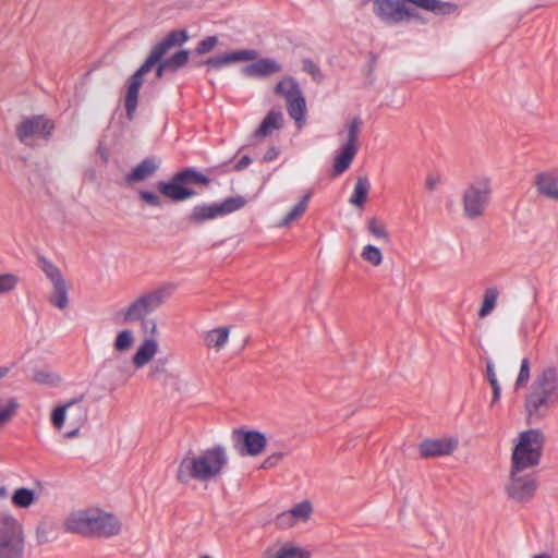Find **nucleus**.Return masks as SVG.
I'll return each instance as SVG.
<instances>
[{
  "mask_svg": "<svg viewBox=\"0 0 558 558\" xmlns=\"http://www.w3.org/2000/svg\"><path fill=\"white\" fill-rule=\"evenodd\" d=\"M141 324V329L144 333L150 335V338H154L158 335V326L157 322L153 318L145 317L138 320Z\"/></svg>",
  "mask_w": 558,
  "mask_h": 558,
  "instance_id": "obj_47",
  "label": "nucleus"
},
{
  "mask_svg": "<svg viewBox=\"0 0 558 558\" xmlns=\"http://www.w3.org/2000/svg\"><path fill=\"white\" fill-rule=\"evenodd\" d=\"M92 524L89 537H111L118 535L121 531L119 519L114 514L98 508H96Z\"/></svg>",
  "mask_w": 558,
  "mask_h": 558,
  "instance_id": "obj_18",
  "label": "nucleus"
},
{
  "mask_svg": "<svg viewBox=\"0 0 558 558\" xmlns=\"http://www.w3.org/2000/svg\"><path fill=\"white\" fill-rule=\"evenodd\" d=\"M39 267L52 284L49 302L59 310L66 308L69 305V287L61 270L46 258H40Z\"/></svg>",
  "mask_w": 558,
  "mask_h": 558,
  "instance_id": "obj_13",
  "label": "nucleus"
},
{
  "mask_svg": "<svg viewBox=\"0 0 558 558\" xmlns=\"http://www.w3.org/2000/svg\"><path fill=\"white\" fill-rule=\"evenodd\" d=\"M251 163V158L248 156H243L234 166V169L240 171L245 169Z\"/></svg>",
  "mask_w": 558,
  "mask_h": 558,
  "instance_id": "obj_54",
  "label": "nucleus"
},
{
  "mask_svg": "<svg viewBox=\"0 0 558 558\" xmlns=\"http://www.w3.org/2000/svg\"><path fill=\"white\" fill-rule=\"evenodd\" d=\"M82 413H83L84 421H85L86 420V410H82Z\"/></svg>",
  "mask_w": 558,
  "mask_h": 558,
  "instance_id": "obj_63",
  "label": "nucleus"
},
{
  "mask_svg": "<svg viewBox=\"0 0 558 558\" xmlns=\"http://www.w3.org/2000/svg\"><path fill=\"white\" fill-rule=\"evenodd\" d=\"M488 381H489V385L493 390L500 388V385H499L497 378H490V379H488Z\"/></svg>",
  "mask_w": 558,
  "mask_h": 558,
  "instance_id": "obj_61",
  "label": "nucleus"
},
{
  "mask_svg": "<svg viewBox=\"0 0 558 558\" xmlns=\"http://www.w3.org/2000/svg\"><path fill=\"white\" fill-rule=\"evenodd\" d=\"M539 317H535V318H529V319H525L521 323V326H520V335L524 338H527L531 333H534L537 331L538 327H539Z\"/></svg>",
  "mask_w": 558,
  "mask_h": 558,
  "instance_id": "obj_43",
  "label": "nucleus"
},
{
  "mask_svg": "<svg viewBox=\"0 0 558 558\" xmlns=\"http://www.w3.org/2000/svg\"><path fill=\"white\" fill-rule=\"evenodd\" d=\"M279 155V151L277 148L275 147H270L266 154L264 155V160L265 161H272L274 159H276Z\"/></svg>",
  "mask_w": 558,
  "mask_h": 558,
  "instance_id": "obj_55",
  "label": "nucleus"
},
{
  "mask_svg": "<svg viewBox=\"0 0 558 558\" xmlns=\"http://www.w3.org/2000/svg\"><path fill=\"white\" fill-rule=\"evenodd\" d=\"M190 52L187 50L177 51L173 56L168 59H165L169 71L175 72L180 68H183L189 61Z\"/></svg>",
  "mask_w": 558,
  "mask_h": 558,
  "instance_id": "obj_39",
  "label": "nucleus"
},
{
  "mask_svg": "<svg viewBox=\"0 0 558 558\" xmlns=\"http://www.w3.org/2000/svg\"><path fill=\"white\" fill-rule=\"evenodd\" d=\"M54 125L52 121L44 116L24 118L15 128L19 141L27 146H33L36 138L47 141L52 133Z\"/></svg>",
  "mask_w": 558,
  "mask_h": 558,
  "instance_id": "obj_11",
  "label": "nucleus"
},
{
  "mask_svg": "<svg viewBox=\"0 0 558 558\" xmlns=\"http://www.w3.org/2000/svg\"><path fill=\"white\" fill-rule=\"evenodd\" d=\"M245 205L246 199L243 196L228 197L220 203H203L194 206L186 219L191 225L199 226L206 221L238 211Z\"/></svg>",
  "mask_w": 558,
  "mask_h": 558,
  "instance_id": "obj_7",
  "label": "nucleus"
},
{
  "mask_svg": "<svg viewBox=\"0 0 558 558\" xmlns=\"http://www.w3.org/2000/svg\"><path fill=\"white\" fill-rule=\"evenodd\" d=\"M218 44L217 36H208L201 40L195 49L197 54H206L210 52Z\"/></svg>",
  "mask_w": 558,
  "mask_h": 558,
  "instance_id": "obj_45",
  "label": "nucleus"
},
{
  "mask_svg": "<svg viewBox=\"0 0 558 558\" xmlns=\"http://www.w3.org/2000/svg\"><path fill=\"white\" fill-rule=\"evenodd\" d=\"M74 404V401H69L63 405L56 408L51 414V421L56 428H62L65 421L66 410Z\"/></svg>",
  "mask_w": 558,
  "mask_h": 558,
  "instance_id": "obj_42",
  "label": "nucleus"
},
{
  "mask_svg": "<svg viewBox=\"0 0 558 558\" xmlns=\"http://www.w3.org/2000/svg\"><path fill=\"white\" fill-rule=\"evenodd\" d=\"M282 71V65L271 58H263L242 68L247 77H268Z\"/></svg>",
  "mask_w": 558,
  "mask_h": 558,
  "instance_id": "obj_22",
  "label": "nucleus"
},
{
  "mask_svg": "<svg viewBox=\"0 0 558 558\" xmlns=\"http://www.w3.org/2000/svg\"><path fill=\"white\" fill-rule=\"evenodd\" d=\"M277 527L287 530L295 525V522L292 519V515L289 511H284L277 515L275 521Z\"/></svg>",
  "mask_w": 558,
  "mask_h": 558,
  "instance_id": "obj_48",
  "label": "nucleus"
},
{
  "mask_svg": "<svg viewBox=\"0 0 558 558\" xmlns=\"http://www.w3.org/2000/svg\"><path fill=\"white\" fill-rule=\"evenodd\" d=\"M283 116L279 111H269L262 121L259 128L255 131L256 137H266L270 135L275 130H279L282 126Z\"/></svg>",
  "mask_w": 558,
  "mask_h": 558,
  "instance_id": "obj_30",
  "label": "nucleus"
},
{
  "mask_svg": "<svg viewBox=\"0 0 558 558\" xmlns=\"http://www.w3.org/2000/svg\"><path fill=\"white\" fill-rule=\"evenodd\" d=\"M37 499L38 495L26 487L15 489L11 497L12 504L23 509L29 508Z\"/></svg>",
  "mask_w": 558,
  "mask_h": 558,
  "instance_id": "obj_33",
  "label": "nucleus"
},
{
  "mask_svg": "<svg viewBox=\"0 0 558 558\" xmlns=\"http://www.w3.org/2000/svg\"><path fill=\"white\" fill-rule=\"evenodd\" d=\"M501 395V388L494 389L493 390V399H492V407L499 400Z\"/></svg>",
  "mask_w": 558,
  "mask_h": 558,
  "instance_id": "obj_58",
  "label": "nucleus"
},
{
  "mask_svg": "<svg viewBox=\"0 0 558 558\" xmlns=\"http://www.w3.org/2000/svg\"><path fill=\"white\" fill-rule=\"evenodd\" d=\"M258 58V52L253 49H242L231 52H225L215 57H210L201 64L206 65L209 70H220L223 66L235 62H247Z\"/></svg>",
  "mask_w": 558,
  "mask_h": 558,
  "instance_id": "obj_19",
  "label": "nucleus"
},
{
  "mask_svg": "<svg viewBox=\"0 0 558 558\" xmlns=\"http://www.w3.org/2000/svg\"><path fill=\"white\" fill-rule=\"evenodd\" d=\"M170 380L173 390H175L178 393H182L186 390L187 384L184 380H182L179 376L171 375Z\"/></svg>",
  "mask_w": 558,
  "mask_h": 558,
  "instance_id": "obj_51",
  "label": "nucleus"
},
{
  "mask_svg": "<svg viewBox=\"0 0 558 558\" xmlns=\"http://www.w3.org/2000/svg\"><path fill=\"white\" fill-rule=\"evenodd\" d=\"M260 558H311V551L294 542L276 539L262 551Z\"/></svg>",
  "mask_w": 558,
  "mask_h": 558,
  "instance_id": "obj_17",
  "label": "nucleus"
},
{
  "mask_svg": "<svg viewBox=\"0 0 558 558\" xmlns=\"http://www.w3.org/2000/svg\"><path fill=\"white\" fill-rule=\"evenodd\" d=\"M177 180L181 181L183 184H208L209 179L201 172H197L193 169H186L175 173Z\"/></svg>",
  "mask_w": 558,
  "mask_h": 558,
  "instance_id": "obj_36",
  "label": "nucleus"
},
{
  "mask_svg": "<svg viewBox=\"0 0 558 558\" xmlns=\"http://www.w3.org/2000/svg\"><path fill=\"white\" fill-rule=\"evenodd\" d=\"M78 430H80V428H78V427H76L75 429H73V430H71V432H69V433H66L64 436H65L66 438H73V437H75V436L78 434Z\"/></svg>",
  "mask_w": 558,
  "mask_h": 558,
  "instance_id": "obj_62",
  "label": "nucleus"
},
{
  "mask_svg": "<svg viewBox=\"0 0 558 558\" xmlns=\"http://www.w3.org/2000/svg\"><path fill=\"white\" fill-rule=\"evenodd\" d=\"M558 408V368L547 365L539 368L524 398L529 424H537Z\"/></svg>",
  "mask_w": 558,
  "mask_h": 558,
  "instance_id": "obj_2",
  "label": "nucleus"
},
{
  "mask_svg": "<svg viewBox=\"0 0 558 558\" xmlns=\"http://www.w3.org/2000/svg\"><path fill=\"white\" fill-rule=\"evenodd\" d=\"M409 3L414 4L417 8L430 11L436 14H451L456 10V5L449 2H442L439 0H405Z\"/></svg>",
  "mask_w": 558,
  "mask_h": 558,
  "instance_id": "obj_31",
  "label": "nucleus"
},
{
  "mask_svg": "<svg viewBox=\"0 0 558 558\" xmlns=\"http://www.w3.org/2000/svg\"><path fill=\"white\" fill-rule=\"evenodd\" d=\"M157 189L160 194L174 202L184 201L195 195L193 190L185 187L181 181L177 180L175 174L168 182L159 181Z\"/></svg>",
  "mask_w": 558,
  "mask_h": 558,
  "instance_id": "obj_23",
  "label": "nucleus"
},
{
  "mask_svg": "<svg viewBox=\"0 0 558 558\" xmlns=\"http://www.w3.org/2000/svg\"><path fill=\"white\" fill-rule=\"evenodd\" d=\"M459 440L456 437L426 439L418 446L422 458H435L451 454L458 447Z\"/></svg>",
  "mask_w": 558,
  "mask_h": 558,
  "instance_id": "obj_20",
  "label": "nucleus"
},
{
  "mask_svg": "<svg viewBox=\"0 0 558 558\" xmlns=\"http://www.w3.org/2000/svg\"><path fill=\"white\" fill-rule=\"evenodd\" d=\"M189 39L184 29L170 32L160 43L153 47L149 56L138 70L129 78L124 98L128 118L134 117L137 108L138 92L143 84V76L151 71L155 64L173 47L183 45Z\"/></svg>",
  "mask_w": 558,
  "mask_h": 558,
  "instance_id": "obj_3",
  "label": "nucleus"
},
{
  "mask_svg": "<svg viewBox=\"0 0 558 558\" xmlns=\"http://www.w3.org/2000/svg\"><path fill=\"white\" fill-rule=\"evenodd\" d=\"M134 343V331L131 329H122L117 332L112 343V348L118 353H125L132 349Z\"/></svg>",
  "mask_w": 558,
  "mask_h": 558,
  "instance_id": "obj_32",
  "label": "nucleus"
},
{
  "mask_svg": "<svg viewBox=\"0 0 558 558\" xmlns=\"http://www.w3.org/2000/svg\"><path fill=\"white\" fill-rule=\"evenodd\" d=\"M499 296V290L496 287H489L484 291L483 302L478 311L481 318L487 317L496 307Z\"/></svg>",
  "mask_w": 558,
  "mask_h": 558,
  "instance_id": "obj_34",
  "label": "nucleus"
},
{
  "mask_svg": "<svg viewBox=\"0 0 558 558\" xmlns=\"http://www.w3.org/2000/svg\"><path fill=\"white\" fill-rule=\"evenodd\" d=\"M157 63H158V65H157V69H156V76L158 78H161L162 75L165 74V72L169 71V68L167 66L165 60H162V59L160 61H158Z\"/></svg>",
  "mask_w": 558,
  "mask_h": 558,
  "instance_id": "obj_53",
  "label": "nucleus"
},
{
  "mask_svg": "<svg viewBox=\"0 0 558 558\" xmlns=\"http://www.w3.org/2000/svg\"><path fill=\"white\" fill-rule=\"evenodd\" d=\"M441 183V175L436 172H430L426 175L424 186L427 191L434 192Z\"/></svg>",
  "mask_w": 558,
  "mask_h": 558,
  "instance_id": "obj_50",
  "label": "nucleus"
},
{
  "mask_svg": "<svg viewBox=\"0 0 558 558\" xmlns=\"http://www.w3.org/2000/svg\"><path fill=\"white\" fill-rule=\"evenodd\" d=\"M486 377L487 380L490 378H497L494 369V364L490 361H488L486 365Z\"/></svg>",
  "mask_w": 558,
  "mask_h": 558,
  "instance_id": "obj_56",
  "label": "nucleus"
},
{
  "mask_svg": "<svg viewBox=\"0 0 558 558\" xmlns=\"http://www.w3.org/2000/svg\"><path fill=\"white\" fill-rule=\"evenodd\" d=\"M159 165L155 159L147 158L138 163L130 173L124 177L128 184L142 182L150 178L158 169Z\"/></svg>",
  "mask_w": 558,
  "mask_h": 558,
  "instance_id": "obj_25",
  "label": "nucleus"
},
{
  "mask_svg": "<svg viewBox=\"0 0 558 558\" xmlns=\"http://www.w3.org/2000/svg\"><path fill=\"white\" fill-rule=\"evenodd\" d=\"M531 558H557L554 554L548 551H539L534 555H532Z\"/></svg>",
  "mask_w": 558,
  "mask_h": 558,
  "instance_id": "obj_57",
  "label": "nucleus"
},
{
  "mask_svg": "<svg viewBox=\"0 0 558 558\" xmlns=\"http://www.w3.org/2000/svg\"><path fill=\"white\" fill-rule=\"evenodd\" d=\"M19 281V277L12 272H0V296L12 293Z\"/></svg>",
  "mask_w": 558,
  "mask_h": 558,
  "instance_id": "obj_38",
  "label": "nucleus"
},
{
  "mask_svg": "<svg viewBox=\"0 0 558 558\" xmlns=\"http://www.w3.org/2000/svg\"><path fill=\"white\" fill-rule=\"evenodd\" d=\"M230 336L229 327H217L204 333V344L208 349L220 352L228 343Z\"/></svg>",
  "mask_w": 558,
  "mask_h": 558,
  "instance_id": "obj_27",
  "label": "nucleus"
},
{
  "mask_svg": "<svg viewBox=\"0 0 558 558\" xmlns=\"http://www.w3.org/2000/svg\"><path fill=\"white\" fill-rule=\"evenodd\" d=\"M96 508H83L71 511L63 521V530L71 534L89 537Z\"/></svg>",
  "mask_w": 558,
  "mask_h": 558,
  "instance_id": "obj_16",
  "label": "nucleus"
},
{
  "mask_svg": "<svg viewBox=\"0 0 558 558\" xmlns=\"http://www.w3.org/2000/svg\"><path fill=\"white\" fill-rule=\"evenodd\" d=\"M275 93L286 99L289 116L301 129L305 122L306 101L298 82L293 77H284L275 86Z\"/></svg>",
  "mask_w": 558,
  "mask_h": 558,
  "instance_id": "obj_8",
  "label": "nucleus"
},
{
  "mask_svg": "<svg viewBox=\"0 0 558 558\" xmlns=\"http://www.w3.org/2000/svg\"><path fill=\"white\" fill-rule=\"evenodd\" d=\"M8 371L7 367H0V378L4 377ZM19 408L20 403L16 398L0 396V428L12 421Z\"/></svg>",
  "mask_w": 558,
  "mask_h": 558,
  "instance_id": "obj_26",
  "label": "nucleus"
},
{
  "mask_svg": "<svg viewBox=\"0 0 558 558\" xmlns=\"http://www.w3.org/2000/svg\"><path fill=\"white\" fill-rule=\"evenodd\" d=\"M537 194L558 203V170H548L535 175Z\"/></svg>",
  "mask_w": 558,
  "mask_h": 558,
  "instance_id": "obj_21",
  "label": "nucleus"
},
{
  "mask_svg": "<svg viewBox=\"0 0 558 558\" xmlns=\"http://www.w3.org/2000/svg\"><path fill=\"white\" fill-rule=\"evenodd\" d=\"M525 470H517L511 466L510 477L506 485L507 496L520 504L529 502L535 495L537 482L530 473H524Z\"/></svg>",
  "mask_w": 558,
  "mask_h": 558,
  "instance_id": "obj_12",
  "label": "nucleus"
},
{
  "mask_svg": "<svg viewBox=\"0 0 558 558\" xmlns=\"http://www.w3.org/2000/svg\"><path fill=\"white\" fill-rule=\"evenodd\" d=\"M158 352V342L155 338H145L132 356L135 368H143Z\"/></svg>",
  "mask_w": 558,
  "mask_h": 558,
  "instance_id": "obj_24",
  "label": "nucleus"
},
{
  "mask_svg": "<svg viewBox=\"0 0 558 558\" xmlns=\"http://www.w3.org/2000/svg\"><path fill=\"white\" fill-rule=\"evenodd\" d=\"M365 229L377 241L387 243L390 240L387 223L378 216L368 217L365 221Z\"/></svg>",
  "mask_w": 558,
  "mask_h": 558,
  "instance_id": "obj_29",
  "label": "nucleus"
},
{
  "mask_svg": "<svg viewBox=\"0 0 558 558\" xmlns=\"http://www.w3.org/2000/svg\"><path fill=\"white\" fill-rule=\"evenodd\" d=\"M544 445V435L539 429H529L518 436L512 452V466L526 470L538 464Z\"/></svg>",
  "mask_w": 558,
  "mask_h": 558,
  "instance_id": "obj_6",
  "label": "nucleus"
},
{
  "mask_svg": "<svg viewBox=\"0 0 558 558\" xmlns=\"http://www.w3.org/2000/svg\"><path fill=\"white\" fill-rule=\"evenodd\" d=\"M531 363L527 357H523L521 361L518 377L515 379V389L524 387L530 380Z\"/></svg>",
  "mask_w": 558,
  "mask_h": 558,
  "instance_id": "obj_41",
  "label": "nucleus"
},
{
  "mask_svg": "<svg viewBox=\"0 0 558 558\" xmlns=\"http://www.w3.org/2000/svg\"><path fill=\"white\" fill-rule=\"evenodd\" d=\"M311 196H312L311 192L306 193L302 197V199L295 206H293V208L279 222V227H288L291 222L301 218L307 208V204H308Z\"/></svg>",
  "mask_w": 558,
  "mask_h": 558,
  "instance_id": "obj_35",
  "label": "nucleus"
},
{
  "mask_svg": "<svg viewBox=\"0 0 558 558\" xmlns=\"http://www.w3.org/2000/svg\"><path fill=\"white\" fill-rule=\"evenodd\" d=\"M137 193L140 198L149 206L160 207L162 205V199L154 192L141 189L137 191Z\"/></svg>",
  "mask_w": 558,
  "mask_h": 558,
  "instance_id": "obj_44",
  "label": "nucleus"
},
{
  "mask_svg": "<svg viewBox=\"0 0 558 558\" xmlns=\"http://www.w3.org/2000/svg\"><path fill=\"white\" fill-rule=\"evenodd\" d=\"M232 441L234 449L242 457H257L264 452L267 446L265 434L242 428L232 432Z\"/></svg>",
  "mask_w": 558,
  "mask_h": 558,
  "instance_id": "obj_14",
  "label": "nucleus"
},
{
  "mask_svg": "<svg viewBox=\"0 0 558 558\" xmlns=\"http://www.w3.org/2000/svg\"><path fill=\"white\" fill-rule=\"evenodd\" d=\"M361 256L364 260L373 266H379L383 263L381 251L372 244H367L363 247Z\"/></svg>",
  "mask_w": 558,
  "mask_h": 558,
  "instance_id": "obj_40",
  "label": "nucleus"
},
{
  "mask_svg": "<svg viewBox=\"0 0 558 558\" xmlns=\"http://www.w3.org/2000/svg\"><path fill=\"white\" fill-rule=\"evenodd\" d=\"M228 465L227 448L215 445L198 452L185 453L178 465L175 477L181 484H189L192 481L210 483L220 478Z\"/></svg>",
  "mask_w": 558,
  "mask_h": 558,
  "instance_id": "obj_1",
  "label": "nucleus"
},
{
  "mask_svg": "<svg viewBox=\"0 0 558 558\" xmlns=\"http://www.w3.org/2000/svg\"><path fill=\"white\" fill-rule=\"evenodd\" d=\"M172 293L171 284L159 286L137 295L125 307L121 308L119 316L124 323L132 324L148 317L169 299Z\"/></svg>",
  "mask_w": 558,
  "mask_h": 558,
  "instance_id": "obj_5",
  "label": "nucleus"
},
{
  "mask_svg": "<svg viewBox=\"0 0 558 558\" xmlns=\"http://www.w3.org/2000/svg\"><path fill=\"white\" fill-rule=\"evenodd\" d=\"M312 505L310 501L305 500L296 504L289 512L292 515L293 521L296 523L305 522L310 519L312 513Z\"/></svg>",
  "mask_w": 558,
  "mask_h": 558,
  "instance_id": "obj_37",
  "label": "nucleus"
},
{
  "mask_svg": "<svg viewBox=\"0 0 558 558\" xmlns=\"http://www.w3.org/2000/svg\"><path fill=\"white\" fill-rule=\"evenodd\" d=\"M488 381H489V385L493 390L500 388V385H499L497 378H490V379H488Z\"/></svg>",
  "mask_w": 558,
  "mask_h": 558,
  "instance_id": "obj_60",
  "label": "nucleus"
},
{
  "mask_svg": "<svg viewBox=\"0 0 558 558\" xmlns=\"http://www.w3.org/2000/svg\"><path fill=\"white\" fill-rule=\"evenodd\" d=\"M371 191V182L367 177L360 175L354 184L353 192L349 198V203L360 209H363Z\"/></svg>",
  "mask_w": 558,
  "mask_h": 558,
  "instance_id": "obj_28",
  "label": "nucleus"
},
{
  "mask_svg": "<svg viewBox=\"0 0 558 558\" xmlns=\"http://www.w3.org/2000/svg\"><path fill=\"white\" fill-rule=\"evenodd\" d=\"M303 69L312 74L314 77L319 74V69L316 64H314L311 60L303 61Z\"/></svg>",
  "mask_w": 558,
  "mask_h": 558,
  "instance_id": "obj_52",
  "label": "nucleus"
},
{
  "mask_svg": "<svg viewBox=\"0 0 558 558\" xmlns=\"http://www.w3.org/2000/svg\"><path fill=\"white\" fill-rule=\"evenodd\" d=\"M24 537L21 524L13 518H5L0 525V558H22Z\"/></svg>",
  "mask_w": 558,
  "mask_h": 558,
  "instance_id": "obj_9",
  "label": "nucleus"
},
{
  "mask_svg": "<svg viewBox=\"0 0 558 558\" xmlns=\"http://www.w3.org/2000/svg\"><path fill=\"white\" fill-rule=\"evenodd\" d=\"M9 497L8 488L3 485L0 486V499H7Z\"/></svg>",
  "mask_w": 558,
  "mask_h": 558,
  "instance_id": "obj_59",
  "label": "nucleus"
},
{
  "mask_svg": "<svg viewBox=\"0 0 558 558\" xmlns=\"http://www.w3.org/2000/svg\"><path fill=\"white\" fill-rule=\"evenodd\" d=\"M33 378L36 383L43 384V385H53L59 379L57 375H53V374H50V373H47L44 371L36 372L34 374Z\"/></svg>",
  "mask_w": 558,
  "mask_h": 558,
  "instance_id": "obj_49",
  "label": "nucleus"
},
{
  "mask_svg": "<svg viewBox=\"0 0 558 558\" xmlns=\"http://www.w3.org/2000/svg\"><path fill=\"white\" fill-rule=\"evenodd\" d=\"M494 197L492 177L487 174L473 175L460 194L462 216L475 221L485 217Z\"/></svg>",
  "mask_w": 558,
  "mask_h": 558,
  "instance_id": "obj_4",
  "label": "nucleus"
},
{
  "mask_svg": "<svg viewBox=\"0 0 558 558\" xmlns=\"http://www.w3.org/2000/svg\"><path fill=\"white\" fill-rule=\"evenodd\" d=\"M372 2L374 13L386 23L395 24L412 16L402 1L372 0Z\"/></svg>",
  "mask_w": 558,
  "mask_h": 558,
  "instance_id": "obj_15",
  "label": "nucleus"
},
{
  "mask_svg": "<svg viewBox=\"0 0 558 558\" xmlns=\"http://www.w3.org/2000/svg\"><path fill=\"white\" fill-rule=\"evenodd\" d=\"M286 452L278 451L269 454L260 464V469L269 470L276 468L286 457Z\"/></svg>",
  "mask_w": 558,
  "mask_h": 558,
  "instance_id": "obj_46",
  "label": "nucleus"
},
{
  "mask_svg": "<svg viewBox=\"0 0 558 558\" xmlns=\"http://www.w3.org/2000/svg\"><path fill=\"white\" fill-rule=\"evenodd\" d=\"M362 121L353 118L347 125L345 143L339 149L333 160V174L343 173L352 163L359 149V135Z\"/></svg>",
  "mask_w": 558,
  "mask_h": 558,
  "instance_id": "obj_10",
  "label": "nucleus"
}]
</instances>
